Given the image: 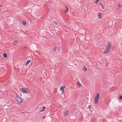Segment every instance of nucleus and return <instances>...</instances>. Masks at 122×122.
<instances>
[{
	"label": "nucleus",
	"mask_w": 122,
	"mask_h": 122,
	"mask_svg": "<svg viewBox=\"0 0 122 122\" xmlns=\"http://www.w3.org/2000/svg\"><path fill=\"white\" fill-rule=\"evenodd\" d=\"M112 47V44L110 43H107V46L103 52L104 53H107L109 52L111 50Z\"/></svg>",
	"instance_id": "1"
},
{
	"label": "nucleus",
	"mask_w": 122,
	"mask_h": 122,
	"mask_svg": "<svg viewBox=\"0 0 122 122\" xmlns=\"http://www.w3.org/2000/svg\"><path fill=\"white\" fill-rule=\"evenodd\" d=\"M99 97L100 94L99 93L97 92V95L95 97L94 99L95 102L96 104H97L98 102Z\"/></svg>",
	"instance_id": "2"
},
{
	"label": "nucleus",
	"mask_w": 122,
	"mask_h": 122,
	"mask_svg": "<svg viewBox=\"0 0 122 122\" xmlns=\"http://www.w3.org/2000/svg\"><path fill=\"white\" fill-rule=\"evenodd\" d=\"M16 101L19 103H21L22 102V100L21 98L19 97V96L18 95L16 96L15 98Z\"/></svg>",
	"instance_id": "3"
},
{
	"label": "nucleus",
	"mask_w": 122,
	"mask_h": 122,
	"mask_svg": "<svg viewBox=\"0 0 122 122\" xmlns=\"http://www.w3.org/2000/svg\"><path fill=\"white\" fill-rule=\"evenodd\" d=\"M20 90L21 91H22L23 92H24L25 93H28V92L27 90L25 88H21L20 89Z\"/></svg>",
	"instance_id": "4"
},
{
	"label": "nucleus",
	"mask_w": 122,
	"mask_h": 122,
	"mask_svg": "<svg viewBox=\"0 0 122 122\" xmlns=\"http://www.w3.org/2000/svg\"><path fill=\"white\" fill-rule=\"evenodd\" d=\"M102 14L98 13L97 15L98 18L99 19H101L102 18Z\"/></svg>",
	"instance_id": "5"
},
{
	"label": "nucleus",
	"mask_w": 122,
	"mask_h": 122,
	"mask_svg": "<svg viewBox=\"0 0 122 122\" xmlns=\"http://www.w3.org/2000/svg\"><path fill=\"white\" fill-rule=\"evenodd\" d=\"M69 111L68 110H67L66 111L64 114V116H67L68 114L69 113Z\"/></svg>",
	"instance_id": "6"
},
{
	"label": "nucleus",
	"mask_w": 122,
	"mask_h": 122,
	"mask_svg": "<svg viewBox=\"0 0 122 122\" xmlns=\"http://www.w3.org/2000/svg\"><path fill=\"white\" fill-rule=\"evenodd\" d=\"M65 11L64 13H66L68 11V8L66 6H65Z\"/></svg>",
	"instance_id": "7"
},
{
	"label": "nucleus",
	"mask_w": 122,
	"mask_h": 122,
	"mask_svg": "<svg viewBox=\"0 0 122 122\" xmlns=\"http://www.w3.org/2000/svg\"><path fill=\"white\" fill-rule=\"evenodd\" d=\"M65 87L66 86L65 85L62 86L61 87L60 89L62 91H64V90Z\"/></svg>",
	"instance_id": "8"
},
{
	"label": "nucleus",
	"mask_w": 122,
	"mask_h": 122,
	"mask_svg": "<svg viewBox=\"0 0 122 122\" xmlns=\"http://www.w3.org/2000/svg\"><path fill=\"white\" fill-rule=\"evenodd\" d=\"M42 109H43L42 110H39V112H41L44 111L45 109V107H43Z\"/></svg>",
	"instance_id": "9"
},
{
	"label": "nucleus",
	"mask_w": 122,
	"mask_h": 122,
	"mask_svg": "<svg viewBox=\"0 0 122 122\" xmlns=\"http://www.w3.org/2000/svg\"><path fill=\"white\" fill-rule=\"evenodd\" d=\"M18 43V41H15L13 43V45L15 46Z\"/></svg>",
	"instance_id": "10"
},
{
	"label": "nucleus",
	"mask_w": 122,
	"mask_h": 122,
	"mask_svg": "<svg viewBox=\"0 0 122 122\" xmlns=\"http://www.w3.org/2000/svg\"><path fill=\"white\" fill-rule=\"evenodd\" d=\"M3 57L5 58H7V55L6 53H5L3 54Z\"/></svg>",
	"instance_id": "11"
},
{
	"label": "nucleus",
	"mask_w": 122,
	"mask_h": 122,
	"mask_svg": "<svg viewBox=\"0 0 122 122\" xmlns=\"http://www.w3.org/2000/svg\"><path fill=\"white\" fill-rule=\"evenodd\" d=\"M30 62V60H27L25 64L26 66H27Z\"/></svg>",
	"instance_id": "12"
},
{
	"label": "nucleus",
	"mask_w": 122,
	"mask_h": 122,
	"mask_svg": "<svg viewBox=\"0 0 122 122\" xmlns=\"http://www.w3.org/2000/svg\"><path fill=\"white\" fill-rule=\"evenodd\" d=\"M26 21H23L22 22V24L24 25H26Z\"/></svg>",
	"instance_id": "13"
},
{
	"label": "nucleus",
	"mask_w": 122,
	"mask_h": 122,
	"mask_svg": "<svg viewBox=\"0 0 122 122\" xmlns=\"http://www.w3.org/2000/svg\"><path fill=\"white\" fill-rule=\"evenodd\" d=\"M54 26H56L57 25V23L55 21H54Z\"/></svg>",
	"instance_id": "14"
},
{
	"label": "nucleus",
	"mask_w": 122,
	"mask_h": 122,
	"mask_svg": "<svg viewBox=\"0 0 122 122\" xmlns=\"http://www.w3.org/2000/svg\"><path fill=\"white\" fill-rule=\"evenodd\" d=\"M83 69L84 71H86L87 70V68L85 66H84V67H83Z\"/></svg>",
	"instance_id": "15"
},
{
	"label": "nucleus",
	"mask_w": 122,
	"mask_h": 122,
	"mask_svg": "<svg viewBox=\"0 0 122 122\" xmlns=\"http://www.w3.org/2000/svg\"><path fill=\"white\" fill-rule=\"evenodd\" d=\"M118 6L119 7H122V5L120 3L118 4Z\"/></svg>",
	"instance_id": "16"
},
{
	"label": "nucleus",
	"mask_w": 122,
	"mask_h": 122,
	"mask_svg": "<svg viewBox=\"0 0 122 122\" xmlns=\"http://www.w3.org/2000/svg\"><path fill=\"white\" fill-rule=\"evenodd\" d=\"M88 107L89 109H91L92 107V106L91 105H89L88 106Z\"/></svg>",
	"instance_id": "17"
},
{
	"label": "nucleus",
	"mask_w": 122,
	"mask_h": 122,
	"mask_svg": "<svg viewBox=\"0 0 122 122\" xmlns=\"http://www.w3.org/2000/svg\"><path fill=\"white\" fill-rule=\"evenodd\" d=\"M96 1H95V3H97L99 1V0H96Z\"/></svg>",
	"instance_id": "18"
},
{
	"label": "nucleus",
	"mask_w": 122,
	"mask_h": 122,
	"mask_svg": "<svg viewBox=\"0 0 122 122\" xmlns=\"http://www.w3.org/2000/svg\"><path fill=\"white\" fill-rule=\"evenodd\" d=\"M119 98L120 99H122V96H119Z\"/></svg>",
	"instance_id": "19"
},
{
	"label": "nucleus",
	"mask_w": 122,
	"mask_h": 122,
	"mask_svg": "<svg viewBox=\"0 0 122 122\" xmlns=\"http://www.w3.org/2000/svg\"><path fill=\"white\" fill-rule=\"evenodd\" d=\"M102 7L103 9H104V6L103 5H102Z\"/></svg>",
	"instance_id": "20"
},
{
	"label": "nucleus",
	"mask_w": 122,
	"mask_h": 122,
	"mask_svg": "<svg viewBox=\"0 0 122 122\" xmlns=\"http://www.w3.org/2000/svg\"><path fill=\"white\" fill-rule=\"evenodd\" d=\"M78 86L80 87H81L82 86L81 84H78Z\"/></svg>",
	"instance_id": "21"
},
{
	"label": "nucleus",
	"mask_w": 122,
	"mask_h": 122,
	"mask_svg": "<svg viewBox=\"0 0 122 122\" xmlns=\"http://www.w3.org/2000/svg\"><path fill=\"white\" fill-rule=\"evenodd\" d=\"M64 93V91H62V94H63Z\"/></svg>",
	"instance_id": "22"
},
{
	"label": "nucleus",
	"mask_w": 122,
	"mask_h": 122,
	"mask_svg": "<svg viewBox=\"0 0 122 122\" xmlns=\"http://www.w3.org/2000/svg\"><path fill=\"white\" fill-rule=\"evenodd\" d=\"M77 84H79L80 83V82H79L77 81Z\"/></svg>",
	"instance_id": "23"
},
{
	"label": "nucleus",
	"mask_w": 122,
	"mask_h": 122,
	"mask_svg": "<svg viewBox=\"0 0 122 122\" xmlns=\"http://www.w3.org/2000/svg\"><path fill=\"white\" fill-rule=\"evenodd\" d=\"M42 77H41L40 78V79L41 80L42 79Z\"/></svg>",
	"instance_id": "24"
},
{
	"label": "nucleus",
	"mask_w": 122,
	"mask_h": 122,
	"mask_svg": "<svg viewBox=\"0 0 122 122\" xmlns=\"http://www.w3.org/2000/svg\"><path fill=\"white\" fill-rule=\"evenodd\" d=\"M2 6L1 5H0V7H1Z\"/></svg>",
	"instance_id": "25"
}]
</instances>
